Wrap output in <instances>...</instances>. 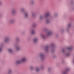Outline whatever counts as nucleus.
Returning a JSON list of instances; mask_svg holds the SVG:
<instances>
[{
	"label": "nucleus",
	"mask_w": 74,
	"mask_h": 74,
	"mask_svg": "<svg viewBox=\"0 0 74 74\" xmlns=\"http://www.w3.org/2000/svg\"><path fill=\"white\" fill-rule=\"evenodd\" d=\"M26 60V58L24 57L22 58V60L21 61H17L16 62V63L17 64H19V63H22L23 62H25V61Z\"/></svg>",
	"instance_id": "f257e3e1"
},
{
	"label": "nucleus",
	"mask_w": 74,
	"mask_h": 74,
	"mask_svg": "<svg viewBox=\"0 0 74 74\" xmlns=\"http://www.w3.org/2000/svg\"><path fill=\"white\" fill-rule=\"evenodd\" d=\"M52 32L49 31L47 32V36H50V35H51L52 34Z\"/></svg>",
	"instance_id": "f03ea898"
},
{
	"label": "nucleus",
	"mask_w": 74,
	"mask_h": 74,
	"mask_svg": "<svg viewBox=\"0 0 74 74\" xmlns=\"http://www.w3.org/2000/svg\"><path fill=\"white\" fill-rule=\"evenodd\" d=\"M49 16V13L47 14L45 16V17H48Z\"/></svg>",
	"instance_id": "7ed1b4c3"
},
{
	"label": "nucleus",
	"mask_w": 74,
	"mask_h": 74,
	"mask_svg": "<svg viewBox=\"0 0 74 74\" xmlns=\"http://www.w3.org/2000/svg\"><path fill=\"white\" fill-rule=\"evenodd\" d=\"M40 57L41 58H43L44 57V55L42 54H40Z\"/></svg>",
	"instance_id": "20e7f679"
},
{
	"label": "nucleus",
	"mask_w": 74,
	"mask_h": 74,
	"mask_svg": "<svg viewBox=\"0 0 74 74\" xmlns=\"http://www.w3.org/2000/svg\"><path fill=\"white\" fill-rule=\"evenodd\" d=\"M8 51L10 52V53H11L12 52V49H8Z\"/></svg>",
	"instance_id": "39448f33"
},
{
	"label": "nucleus",
	"mask_w": 74,
	"mask_h": 74,
	"mask_svg": "<svg viewBox=\"0 0 74 74\" xmlns=\"http://www.w3.org/2000/svg\"><path fill=\"white\" fill-rule=\"evenodd\" d=\"M34 42H36L37 41V38L35 39L34 40Z\"/></svg>",
	"instance_id": "423d86ee"
},
{
	"label": "nucleus",
	"mask_w": 74,
	"mask_h": 74,
	"mask_svg": "<svg viewBox=\"0 0 74 74\" xmlns=\"http://www.w3.org/2000/svg\"><path fill=\"white\" fill-rule=\"evenodd\" d=\"M8 39H9L8 38H6L5 40V42H7V41H8Z\"/></svg>",
	"instance_id": "0eeeda50"
},
{
	"label": "nucleus",
	"mask_w": 74,
	"mask_h": 74,
	"mask_svg": "<svg viewBox=\"0 0 74 74\" xmlns=\"http://www.w3.org/2000/svg\"><path fill=\"white\" fill-rule=\"evenodd\" d=\"M16 49L17 51H18V50L20 49V48L19 47H16Z\"/></svg>",
	"instance_id": "6e6552de"
},
{
	"label": "nucleus",
	"mask_w": 74,
	"mask_h": 74,
	"mask_svg": "<svg viewBox=\"0 0 74 74\" xmlns=\"http://www.w3.org/2000/svg\"><path fill=\"white\" fill-rule=\"evenodd\" d=\"M41 37L43 38H45V36L43 35H42Z\"/></svg>",
	"instance_id": "1a4fd4ad"
},
{
	"label": "nucleus",
	"mask_w": 74,
	"mask_h": 74,
	"mask_svg": "<svg viewBox=\"0 0 74 74\" xmlns=\"http://www.w3.org/2000/svg\"><path fill=\"white\" fill-rule=\"evenodd\" d=\"M13 22H14V21L12 20H10V21L9 22L10 23H12Z\"/></svg>",
	"instance_id": "9d476101"
},
{
	"label": "nucleus",
	"mask_w": 74,
	"mask_h": 74,
	"mask_svg": "<svg viewBox=\"0 0 74 74\" xmlns=\"http://www.w3.org/2000/svg\"><path fill=\"white\" fill-rule=\"evenodd\" d=\"M34 33H35L34 31L33 30L32 31V34H34Z\"/></svg>",
	"instance_id": "9b49d317"
},
{
	"label": "nucleus",
	"mask_w": 74,
	"mask_h": 74,
	"mask_svg": "<svg viewBox=\"0 0 74 74\" xmlns=\"http://www.w3.org/2000/svg\"><path fill=\"white\" fill-rule=\"evenodd\" d=\"M72 49V47H71L69 48H68V50H71V49Z\"/></svg>",
	"instance_id": "f8f14e48"
},
{
	"label": "nucleus",
	"mask_w": 74,
	"mask_h": 74,
	"mask_svg": "<svg viewBox=\"0 0 74 74\" xmlns=\"http://www.w3.org/2000/svg\"><path fill=\"white\" fill-rule=\"evenodd\" d=\"M49 47V46H47L46 47V51H47V50H48V49Z\"/></svg>",
	"instance_id": "ddd939ff"
},
{
	"label": "nucleus",
	"mask_w": 74,
	"mask_h": 74,
	"mask_svg": "<svg viewBox=\"0 0 74 74\" xmlns=\"http://www.w3.org/2000/svg\"><path fill=\"white\" fill-rule=\"evenodd\" d=\"M28 15V14H27V13H25V16L26 17H27V16Z\"/></svg>",
	"instance_id": "4468645a"
},
{
	"label": "nucleus",
	"mask_w": 74,
	"mask_h": 74,
	"mask_svg": "<svg viewBox=\"0 0 74 74\" xmlns=\"http://www.w3.org/2000/svg\"><path fill=\"white\" fill-rule=\"evenodd\" d=\"M39 68H36V71H39Z\"/></svg>",
	"instance_id": "2eb2a0df"
},
{
	"label": "nucleus",
	"mask_w": 74,
	"mask_h": 74,
	"mask_svg": "<svg viewBox=\"0 0 74 74\" xmlns=\"http://www.w3.org/2000/svg\"><path fill=\"white\" fill-rule=\"evenodd\" d=\"M66 73H67V71L64 72H63V74H66Z\"/></svg>",
	"instance_id": "dca6fc26"
},
{
	"label": "nucleus",
	"mask_w": 74,
	"mask_h": 74,
	"mask_svg": "<svg viewBox=\"0 0 74 74\" xmlns=\"http://www.w3.org/2000/svg\"><path fill=\"white\" fill-rule=\"evenodd\" d=\"M42 18H43V16H41L40 17V19H42Z\"/></svg>",
	"instance_id": "f3484780"
},
{
	"label": "nucleus",
	"mask_w": 74,
	"mask_h": 74,
	"mask_svg": "<svg viewBox=\"0 0 74 74\" xmlns=\"http://www.w3.org/2000/svg\"><path fill=\"white\" fill-rule=\"evenodd\" d=\"M49 22L50 21L49 20H48L47 21V23H49Z\"/></svg>",
	"instance_id": "a211bd4d"
},
{
	"label": "nucleus",
	"mask_w": 74,
	"mask_h": 74,
	"mask_svg": "<svg viewBox=\"0 0 74 74\" xmlns=\"http://www.w3.org/2000/svg\"><path fill=\"white\" fill-rule=\"evenodd\" d=\"M70 26H71V24H69L68 25V27H70Z\"/></svg>",
	"instance_id": "6ab92c4d"
},
{
	"label": "nucleus",
	"mask_w": 74,
	"mask_h": 74,
	"mask_svg": "<svg viewBox=\"0 0 74 74\" xmlns=\"http://www.w3.org/2000/svg\"><path fill=\"white\" fill-rule=\"evenodd\" d=\"M67 56H69L70 55V54L69 53H68L67 54H66Z\"/></svg>",
	"instance_id": "aec40b11"
},
{
	"label": "nucleus",
	"mask_w": 74,
	"mask_h": 74,
	"mask_svg": "<svg viewBox=\"0 0 74 74\" xmlns=\"http://www.w3.org/2000/svg\"><path fill=\"white\" fill-rule=\"evenodd\" d=\"M2 50V48H1V47L0 48V51H1Z\"/></svg>",
	"instance_id": "412c9836"
},
{
	"label": "nucleus",
	"mask_w": 74,
	"mask_h": 74,
	"mask_svg": "<svg viewBox=\"0 0 74 74\" xmlns=\"http://www.w3.org/2000/svg\"><path fill=\"white\" fill-rule=\"evenodd\" d=\"M15 12V11L14 10H13L12 11V13H13L14 14V13Z\"/></svg>",
	"instance_id": "4be33fe9"
},
{
	"label": "nucleus",
	"mask_w": 74,
	"mask_h": 74,
	"mask_svg": "<svg viewBox=\"0 0 74 74\" xmlns=\"http://www.w3.org/2000/svg\"><path fill=\"white\" fill-rule=\"evenodd\" d=\"M64 52V50H62V52Z\"/></svg>",
	"instance_id": "5701e85b"
},
{
	"label": "nucleus",
	"mask_w": 74,
	"mask_h": 74,
	"mask_svg": "<svg viewBox=\"0 0 74 74\" xmlns=\"http://www.w3.org/2000/svg\"><path fill=\"white\" fill-rule=\"evenodd\" d=\"M32 16H34V14H32Z\"/></svg>",
	"instance_id": "b1692460"
},
{
	"label": "nucleus",
	"mask_w": 74,
	"mask_h": 74,
	"mask_svg": "<svg viewBox=\"0 0 74 74\" xmlns=\"http://www.w3.org/2000/svg\"><path fill=\"white\" fill-rule=\"evenodd\" d=\"M1 1H0V4H1Z\"/></svg>",
	"instance_id": "393cba45"
},
{
	"label": "nucleus",
	"mask_w": 74,
	"mask_h": 74,
	"mask_svg": "<svg viewBox=\"0 0 74 74\" xmlns=\"http://www.w3.org/2000/svg\"><path fill=\"white\" fill-rule=\"evenodd\" d=\"M31 69H33V67H31Z\"/></svg>",
	"instance_id": "a878e982"
},
{
	"label": "nucleus",
	"mask_w": 74,
	"mask_h": 74,
	"mask_svg": "<svg viewBox=\"0 0 74 74\" xmlns=\"http://www.w3.org/2000/svg\"><path fill=\"white\" fill-rule=\"evenodd\" d=\"M9 72H11V71H9Z\"/></svg>",
	"instance_id": "bb28decb"
},
{
	"label": "nucleus",
	"mask_w": 74,
	"mask_h": 74,
	"mask_svg": "<svg viewBox=\"0 0 74 74\" xmlns=\"http://www.w3.org/2000/svg\"><path fill=\"white\" fill-rule=\"evenodd\" d=\"M67 70H68L67 69V70H66V71H67Z\"/></svg>",
	"instance_id": "cd10ccee"
},
{
	"label": "nucleus",
	"mask_w": 74,
	"mask_h": 74,
	"mask_svg": "<svg viewBox=\"0 0 74 74\" xmlns=\"http://www.w3.org/2000/svg\"><path fill=\"white\" fill-rule=\"evenodd\" d=\"M52 46H53L52 45Z\"/></svg>",
	"instance_id": "c85d7f7f"
}]
</instances>
